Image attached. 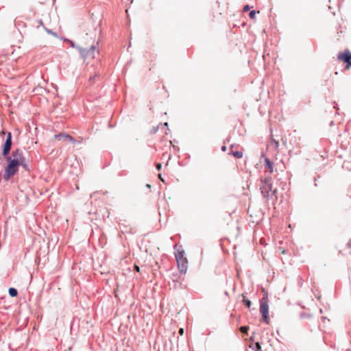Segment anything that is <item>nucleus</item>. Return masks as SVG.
Segmentation results:
<instances>
[{"label":"nucleus","instance_id":"obj_16","mask_svg":"<svg viewBox=\"0 0 351 351\" xmlns=\"http://www.w3.org/2000/svg\"><path fill=\"white\" fill-rule=\"evenodd\" d=\"M45 29H46V31H47V32L48 34H51V35H52V36H53L54 37H56V38L58 37V34H57V33H56V32H55L52 31L51 29H47V28H45Z\"/></svg>","mask_w":351,"mask_h":351},{"label":"nucleus","instance_id":"obj_9","mask_svg":"<svg viewBox=\"0 0 351 351\" xmlns=\"http://www.w3.org/2000/svg\"><path fill=\"white\" fill-rule=\"evenodd\" d=\"M265 168L267 169V171L269 173L273 172V163L269 160V158H265Z\"/></svg>","mask_w":351,"mask_h":351},{"label":"nucleus","instance_id":"obj_17","mask_svg":"<svg viewBox=\"0 0 351 351\" xmlns=\"http://www.w3.org/2000/svg\"><path fill=\"white\" fill-rule=\"evenodd\" d=\"M249 16L251 19H254L256 16V11L255 10H251L249 13Z\"/></svg>","mask_w":351,"mask_h":351},{"label":"nucleus","instance_id":"obj_4","mask_svg":"<svg viewBox=\"0 0 351 351\" xmlns=\"http://www.w3.org/2000/svg\"><path fill=\"white\" fill-rule=\"evenodd\" d=\"M5 134V132L3 130H2L0 132L1 136H3ZM12 134L10 132H8L6 133V138L1 147H2V152H1L2 156L6 157V156H8V155H9L11 148H12Z\"/></svg>","mask_w":351,"mask_h":351},{"label":"nucleus","instance_id":"obj_13","mask_svg":"<svg viewBox=\"0 0 351 351\" xmlns=\"http://www.w3.org/2000/svg\"><path fill=\"white\" fill-rule=\"evenodd\" d=\"M242 302L243 303L244 305H245L247 308H250L251 306V304H252V302L251 301L246 298L245 297L243 296V300H242Z\"/></svg>","mask_w":351,"mask_h":351},{"label":"nucleus","instance_id":"obj_3","mask_svg":"<svg viewBox=\"0 0 351 351\" xmlns=\"http://www.w3.org/2000/svg\"><path fill=\"white\" fill-rule=\"evenodd\" d=\"M260 189L263 195L267 198H271L276 192V189L272 191V179L271 177L265 178L262 180Z\"/></svg>","mask_w":351,"mask_h":351},{"label":"nucleus","instance_id":"obj_31","mask_svg":"<svg viewBox=\"0 0 351 351\" xmlns=\"http://www.w3.org/2000/svg\"><path fill=\"white\" fill-rule=\"evenodd\" d=\"M314 181H315V186H317V183H316L317 179H316V178H315V179H314Z\"/></svg>","mask_w":351,"mask_h":351},{"label":"nucleus","instance_id":"obj_7","mask_svg":"<svg viewBox=\"0 0 351 351\" xmlns=\"http://www.w3.org/2000/svg\"><path fill=\"white\" fill-rule=\"evenodd\" d=\"M338 59L347 64L346 68H349L351 66V52L346 51L343 53H340L338 56Z\"/></svg>","mask_w":351,"mask_h":351},{"label":"nucleus","instance_id":"obj_11","mask_svg":"<svg viewBox=\"0 0 351 351\" xmlns=\"http://www.w3.org/2000/svg\"><path fill=\"white\" fill-rule=\"evenodd\" d=\"M8 293H9L10 296L12 298H14L18 295V291L16 289H15L14 287H10L8 289Z\"/></svg>","mask_w":351,"mask_h":351},{"label":"nucleus","instance_id":"obj_32","mask_svg":"<svg viewBox=\"0 0 351 351\" xmlns=\"http://www.w3.org/2000/svg\"><path fill=\"white\" fill-rule=\"evenodd\" d=\"M322 318L323 319V321H324V322L325 321V319H327V318H326V317H322Z\"/></svg>","mask_w":351,"mask_h":351},{"label":"nucleus","instance_id":"obj_20","mask_svg":"<svg viewBox=\"0 0 351 351\" xmlns=\"http://www.w3.org/2000/svg\"><path fill=\"white\" fill-rule=\"evenodd\" d=\"M160 125H163L164 127H166L167 128V131L165 132V134H168V132L169 131V129L168 128V123L166 122L164 124L162 123H160Z\"/></svg>","mask_w":351,"mask_h":351},{"label":"nucleus","instance_id":"obj_33","mask_svg":"<svg viewBox=\"0 0 351 351\" xmlns=\"http://www.w3.org/2000/svg\"><path fill=\"white\" fill-rule=\"evenodd\" d=\"M275 143H276V147H278V143L277 141H276Z\"/></svg>","mask_w":351,"mask_h":351},{"label":"nucleus","instance_id":"obj_18","mask_svg":"<svg viewBox=\"0 0 351 351\" xmlns=\"http://www.w3.org/2000/svg\"><path fill=\"white\" fill-rule=\"evenodd\" d=\"M159 126L158 125V127H153L151 130H150V133L151 134H156L157 132V131L159 129Z\"/></svg>","mask_w":351,"mask_h":351},{"label":"nucleus","instance_id":"obj_15","mask_svg":"<svg viewBox=\"0 0 351 351\" xmlns=\"http://www.w3.org/2000/svg\"><path fill=\"white\" fill-rule=\"evenodd\" d=\"M249 328H250L247 326H242L240 327V330L243 334H247Z\"/></svg>","mask_w":351,"mask_h":351},{"label":"nucleus","instance_id":"obj_10","mask_svg":"<svg viewBox=\"0 0 351 351\" xmlns=\"http://www.w3.org/2000/svg\"><path fill=\"white\" fill-rule=\"evenodd\" d=\"M61 39L64 42L69 43L71 47L75 48V49H76L78 51V49H79L80 46L76 45L73 40H70L69 38H62Z\"/></svg>","mask_w":351,"mask_h":351},{"label":"nucleus","instance_id":"obj_28","mask_svg":"<svg viewBox=\"0 0 351 351\" xmlns=\"http://www.w3.org/2000/svg\"><path fill=\"white\" fill-rule=\"evenodd\" d=\"M38 23H39V25H43V21H42V20H39Z\"/></svg>","mask_w":351,"mask_h":351},{"label":"nucleus","instance_id":"obj_8","mask_svg":"<svg viewBox=\"0 0 351 351\" xmlns=\"http://www.w3.org/2000/svg\"><path fill=\"white\" fill-rule=\"evenodd\" d=\"M55 138H56V139H57L58 141H67V140H69L72 143H74L75 141L73 137H72L69 134H64V133H59L58 134H56L55 135Z\"/></svg>","mask_w":351,"mask_h":351},{"label":"nucleus","instance_id":"obj_19","mask_svg":"<svg viewBox=\"0 0 351 351\" xmlns=\"http://www.w3.org/2000/svg\"><path fill=\"white\" fill-rule=\"evenodd\" d=\"M250 8H251V7H250L249 5H247H247H244V7H243V11L244 12H247V11H250Z\"/></svg>","mask_w":351,"mask_h":351},{"label":"nucleus","instance_id":"obj_12","mask_svg":"<svg viewBox=\"0 0 351 351\" xmlns=\"http://www.w3.org/2000/svg\"><path fill=\"white\" fill-rule=\"evenodd\" d=\"M251 348L254 351H262L261 346L258 342H256L254 344L252 345V346H251Z\"/></svg>","mask_w":351,"mask_h":351},{"label":"nucleus","instance_id":"obj_5","mask_svg":"<svg viewBox=\"0 0 351 351\" xmlns=\"http://www.w3.org/2000/svg\"><path fill=\"white\" fill-rule=\"evenodd\" d=\"M260 313L262 315L263 319L264 322L269 324V304H268L267 296L263 298L260 300Z\"/></svg>","mask_w":351,"mask_h":351},{"label":"nucleus","instance_id":"obj_25","mask_svg":"<svg viewBox=\"0 0 351 351\" xmlns=\"http://www.w3.org/2000/svg\"><path fill=\"white\" fill-rule=\"evenodd\" d=\"M179 333H180V335H183V333H184V329H183V328H180V330H179Z\"/></svg>","mask_w":351,"mask_h":351},{"label":"nucleus","instance_id":"obj_27","mask_svg":"<svg viewBox=\"0 0 351 351\" xmlns=\"http://www.w3.org/2000/svg\"><path fill=\"white\" fill-rule=\"evenodd\" d=\"M159 178L161 181H162L163 182H165L164 179L162 178L161 176V174L159 175Z\"/></svg>","mask_w":351,"mask_h":351},{"label":"nucleus","instance_id":"obj_30","mask_svg":"<svg viewBox=\"0 0 351 351\" xmlns=\"http://www.w3.org/2000/svg\"><path fill=\"white\" fill-rule=\"evenodd\" d=\"M323 339H324V341L325 343H326V344H327V343H326V337H323Z\"/></svg>","mask_w":351,"mask_h":351},{"label":"nucleus","instance_id":"obj_14","mask_svg":"<svg viewBox=\"0 0 351 351\" xmlns=\"http://www.w3.org/2000/svg\"><path fill=\"white\" fill-rule=\"evenodd\" d=\"M232 155L237 158H241L243 156V153L240 151H236L232 152Z\"/></svg>","mask_w":351,"mask_h":351},{"label":"nucleus","instance_id":"obj_23","mask_svg":"<svg viewBox=\"0 0 351 351\" xmlns=\"http://www.w3.org/2000/svg\"><path fill=\"white\" fill-rule=\"evenodd\" d=\"M97 77V75H93V76H90V77H89V81H90V82H93V81L95 79V77Z\"/></svg>","mask_w":351,"mask_h":351},{"label":"nucleus","instance_id":"obj_22","mask_svg":"<svg viewBox=\"0 0 351 351\" xmlns=\"http://www.w3.org/2000/svg\"><path fill=\"white\" fill-rule=\"evenodd\" d=\"M162 168V165L160 163H157L156 164V169L158 171H160Z\"/></svg>","mask_w":351,"mask_h":351},{"label":"nucleus","instance_id":"obj_21","mask_svg":"<svg viewBox=\"0 0 351 351\" xmlns=\"http://www.w3.org/2000/svg\"><path fill=\"white\" fill-rule=\"evenodd\" d=\"M324 328H325V326L324 325H322V324H319V328L320 330L323 331L324 332H325V330L324 329Z\"/></svg>","mask_w":351,"mask_h":351},{"label":"nucleus","instance_id":"obj_26","mask_svg":"<svg viewBox=\"0 0 351 351\" xmlns=\"http://www.w3.org/2000/svg\"><path fill=\"white\" fill-rule=\"evenodd\" d=\"M221 150H222L223 152H226V146H222V147H221Z\"/></svg>","mask_w":351,"mask_h":351},{"label":"nucleus","instance_id":"obj_6","mask_svg":"<svg viewBox=\"0 0 351 351\" xmlns=\"http://www.w3.org/2000/svg\"><path fill=\"white\" fill-rule=\"evenodd\" d=\"M97 49V46L93 45L90 49L83 48L80 47L78 51L80 53V57L82 59H86L88 57H95V51Z\"/></svg>","mask_w":351,"mask_h":351},{"label":"nucleus","instance_id":"obj_2","mask_svg":"<svg viewBox=\"0 0 351 351\" xmlns=\"http://www.w3.org/2000/svg\"><path fill=\"white\" fill-rule=\"evenodd\" d=\"M178 245H174L175 256L177 261L178 268L181 274H186L188 268V261L184 256L185 252L183 250L177 248Z\"/></svg>","mask_w":351,"mask_h":351},{"label":"nucleus","instance_id":"obj_24","mask_svg":"<svg viewBox=\"0 0 351 351\" xmlns=\"http://www.w3.org/2000/svg\"><path fill=\"white\" fill-rule=\"evenodd\" d=\"M134 270H135V271H139V270H140L139 267H138V266H137V265H135V266H134Z\"/></svg>","mask_w":351,"mask_h":351},{"label":"nucleus","instance_id":"obj_29","mask_svg":"<svg viewBox=\"0 0 351 351\" xmlns=\"http://www.w3.org/2000/svg\"><path fill=\"white\" fill-rule=\"evenodd\" d=\"M146 187L148 188V189H150L151 188V185L149 184H146Z\"/></svg>","mask_w":351,"mask_h":351},{"label":"nucleus","instance_id":"obj_1","mask_svg":"<svg viewBox=\"0 0 351 351\" xmlns=\"http://www.w3.org/2000/svg\"><path fill=\"white\" fill-rule=\"evenodd\" d=\"M5 158L8 162L3 175V178L5 181H8L14 176L19 171L20 166L26 171H30V168L22 149L17 148L12 151L10 156L8 155V156Z\"/></svg>","mask_w":351,"mask_h":351}]
</instances>
